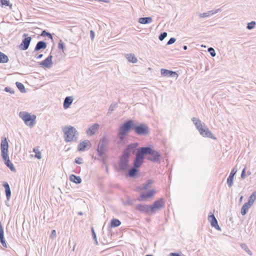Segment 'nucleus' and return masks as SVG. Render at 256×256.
Returning a JSON list of instances; mask_svg holds the SVG:
<instances>
[{"label": "nucleus", "mask_w": 256, "mask_h": 256, "mask_svg": "<svg viewBox=\"0 0 256 256\" xmlns=\"http://www.w3.org/2000/svg\"><path fill=\"white\" fill-rule=\"evenodd\" d=\"M145 256H154L151 255V254H146Z\"/></svg>", "instance_id": "obj_62"}, {"label": "nucleus", "mask_w": 256, "mask_h": 256, "mask_svg": "<svg viewBox=\"0 0 256 256\" xmlns=\"http://www.w3.org/2000/svg\"><path fill=\"white\" fill-rule=\"evenodd\" d=\"M8 61V56L0 52V63H6Z\"/></svg>", "instance_id": "obj_32"}, {"label": "nucleus", "mask_w": 256, "mask_h": 256, "mask_svg": "<svg viewBox=\"0 0 256 256\" xmlns=\"http://www.w3.org/2000/svg\"><path fill=\"white\" fill-rule=\"evenodd\" d=\"M256 25V22L254 21H252L251 22H248V24H247V26H246V28L248 29V30H252L253 28H254L255 26Z\"/></svg>", "instance_id": "obj_39"}, {"label": "nucleus", "mask_w": 256, "mask_h": 256, "mask_svg": "<svg viewBox=\"0 0 256 256\" xmlns=\"http://www.w3.org/2000/svg\"><path fill=\"white\" fill-rule=\"evenodd\" d=\"M78 214L81 216L83 214V213L82 212H78Z\"/></svg>", "instance_id": "obj_61"}, {"label": "nucleus", "mask_w": 256, "mask_h": 256, "mask_svg": "<svg viewBox=\"0 0 256 256\" xmlns=\"http://www.w3.org/2000/svg\"><path fill=\"white\" fill-rule=\"evenodd\" d=\"M38 151V150H37L36 148H34L33 149V152L36 153V152Z\"/></svg>", "instance_id": "obj_60"}, {"label": "nucleus", "mask_w": 256, "mask_h": 256, "mask_svg": "<svg viewBox=\"0 0 256 256\" xmlns=\"http://www.w3.org/2000/svg\"><path fill=\"white\" fill-rule=\"evenodd\" d=\"M83 160L82 158L78 157L76 158L74 162L78 164H81L82 163Z\"/></svg>", "instance_id": "obj_48"}, {"label": "nucleus", "mask_w": 256, "mask_h": 256, "mask_svg": "<svg viewBox=\"0 0 256 256\" xmlns=\"http://www.w3.org/2000/svg\"><path fill=\"white\" fill-rule=\"evenodd\" d=\"M134 130L138 136H146L150 133L148 127L144 124L141 123L138 125L134 124Z\"/></svg>", "instance_id": "obj_9"}, {"label": "nucleus", "mask_w": 256, "mask_h": 256, "mask_svg": "<svg viewBox=\"0 0 256 256\" xmlns=\"http://www.w3.org/2000/svg\"><path fill=\"white\" fill-rule=\"evenodd\" d=\"M138 168L134 167L128 170L127 175L130 178H135L138 174Z\"/></svg>", "instance_id": "obj_27"}, {"label": "nucleus", "mask_w": 256, "mask_h": 256, "mask_svg": "<svg viewBox=\"0 0 256 256\" xmlns=\"http://www.w3.org/2000/svg\"><path fill=\"white\" fill-rule=\"evenodd\" d=\"M169 256H182L180 254L177 252H172L170 254Z\"/></svg>", "instance_id": "obj_54"}, {"label": "nucleus", "mask_w": 256, "mask_h": 256, "mask_svg": "<svg viewBox=\"0 0 256 256\" xmlns=\"http://www.w3.org/2000/svg\"><path fill=\"white\" fill-rule=\"evenodd\" d=\"M70 180L76 184H80L82 182V178L80 177L73 174L70 176Z\"/></svg>", "instance_id": "obj_26"}, {"label": "nucleus", "mask_w": 256, "mask_h": 256, "mask_svg": "<svg viewBox=\"0 0 256 256\" xmlns=\"http://www.w3.org/2000/svg\"><path fill=\"white\" fill-rule=\"evenodd\" d=\"M152 180H148L146 182L142 184V187L140 188L141 190H144L147 189L149 186L152 184Z\"/></svg>", "instance_id": "obj_35"}, {"label": "nucleus", "mask_w": 256, "mask_h": 256, "mask_svg": "<svg viewBox=\"0 0 256 256\" xmlns=\"http://www.w3.org/2000/svg\"><path fill=\"white\" fill-rule=\"evenodd\" d=\"M2 156L4 162H6L10 160L8 152H2Z\"/></svg>", "instance_id": "obj_40"}, {"label": "nucleus", "mask_w": 256, "mask_h": 256, "mask_svg": "<svg viewBox=\"0 0 256 256\" xmlns=\"http://www.w3.org/2000/svg\"><path fill=\"white\" fill-rule=\"evenodd\" d=\"M137 152L136 156L134 160V168H138L143 164L144 158V155L142 152V148H136Z\"/></svg>", "instance_id": "obj_8"}, {"label": "nucleus", "mask_w": 256, "mask_h": 256, "mask_svg": "<svg viewBox=\"0 0 256 256\" xmlns=\"http://www.w3.org/2000/svg\"><path fill=\"white\" fill-rule=\"evenodd\" d=\"M221 11V8H218L215 10H210V11H208L207 12H204V13H202V14H199V16L200 18H205V17H208V16H209L211 15H212L214 14H216L219 12H220Z\"/></svg>", "instance_id": "obj_25"}, {"label": "nucleus", "mask_w": 256, "mask_h": 256, "mask_svg": "<svg viewBox=\"0 0 256 256\" xmlns=\"http://www.w3.org/2000/svg\"><path fill=\"white\" fill-rule=\"evenodd\" d=\"M150 206L145 204H138L136 206V209L140 212H141L145 213L146 214H150Z\"/></svg>", "instance_id": "obj_12"}, {"label": "nucleus", "mask_w": 256, "mask_h": 256, "mask_svg": "<svg viewBox=\"0 0 256 256\" xmlns=\"http://www.w3.org/2000/svg\"><path fill=\"white\" fill-rule=\"evenodd\" d=\"M40 36H47L49 38L52 39V34L50 32H47L46 30H44L42 31Z\"/></svg>", "instance_id": "obj_41"}, {"label": "nucleus", "mask_w": 256, "mask_h": 256, "mask_svg": "<svg viewBox=\"0 0 256 256\" xmlns=\"http://www.w3.org/2000/svg\"><path fill=\"white\" fill-rule=\"evenodd\" d=\"M91 230H92V237L93 239L94 240V239L97 238L96 233L95 232L93 227H92L91 228Z\"/></svg>", "instance_id": "obj_50"}, {"label": "nucleus", "mask_w": 256, "mask_h": 256, "mask_svg": "<svg viewBox=\"0 0 256 256\" xmlns=\"http://www.w3.org/2000/svg\"><path fill=\"white\" fill-rule=\"evenodd\" d=\"M0 4L2 6H10V2L8 0H0Z\"/></svg>", "instance_id": "obj_43"}, {"label": "nucleus", "mask_w": 256, "mask_h": 256, "mask_svg": "<svg viewBox=\"0 0 256 256\" xmlns=\"http://www.w3.org/2000/svg\"><path fill=\"white\" fill-rule=\"evenodd\" d=\"M100 125L98 124H94L92 125L86 132V133L90 136L94 134L98 130Z\"/></svg>", "instance_id": "obj_16"}, {"label": "nucleus", "mask_w": 256, "mask_h": 256, "mask_svg": "<svg viewBox=\"0 0 256 256\" xmlns=\"http://www.w3.org/2000/svg\"><path fill=\"white\" fill-rule=\"evenodd\" d=\"M208 52L210 53L212 56L214 57L216 56V53L214 48L211 47L209 48H208Z\"/></svg>", "instance_id": "obj_45"}, {"label": "nucleus", "mask_w": 256, "mask_h": 256, "mask_svg": "<svg viewBox=\"0 0 256 256\" xmlns=\"http://www.w3.org/2000/svg\"><path fill=\"white\" fill-rule=\"evenodd\" d=\"M5 164L13 172H16V169L10 160L4 162Z\"/></svg>", "instance_id": "obj_36"}, {"label": "nucleus", "mask_w": 256, "mask_h": 256, "mask_svg": "<svg viewBox=\"0 0 256 256\" xmlns=\"http://www.w3.org/2000/svg\"><path fill=\"white\" fill-rule=\"evenodd\" d=\"M127 59L128 62L133 64L136 63L138 61V60L134 54H128Z\"/></svg>", "instance_id": "obj_33"}, {"label": "nucleus", "mask_w": 256, "mask_h": 256, "mask_svg": "<svg viewBox=\"0 0 256 256\" xmlns=\"http://www.w3.org/2000/svg\"><path fill=\"white\" fill-rule=\"evenodd\" d=\"M237 170L235 168H233L227 178V184L229 187H231L233 184V180L234 175L236 173Z\"/></svg>", "instance_id": "obj_20"}, {"label": "nucleus", "mask_w": 256, "mask_h": 256, "mask_svg": "<svg viewBox=\"0 0 256 256\" xmlns=\"http://www.w3.org/2000/svg\"><path fill=\"white\" fill-rule=\"evenodd\" d=\"M2 186L5 188L6 200H9L11 197V190L10 186L7 182H4Z\"/></svg>", "instance_id": "obj_21"}, {"label": "nucleus", "mask_w": 256, "mask_h": 256, "mask_svg": "<svg viewBox=\"0 0 256 256\" xmlns=\"http://www.w3.org/2000/svg\"><path fill=\"white\" fill-rule=\"evenodd\" d=\"M164 206V200L163 198L156 200L152 205H150L151 214H154L158 210H160Z\"/></svg>", "instance_id": "obj_10"}, {"label": "nucleus", "mask_w": 256, "mask_h": 256, "mask_svg": "<svg viewBox=\"0 0 256 256\" xmlns=\"http://www.w3.org/2000/svg\"><path fill=\"white\" fill-rule=\"evenodd\" d=\"M161 74L164 76L172 77L177 78L178 76V74L172 70L162 68L160 70Z\"/></svg>", "instance_id": "obj_15"}, {"label": "nucleus", "mask_w": 256, "mask_h": 256, "mask_svg": "<svg viewBox=\"0 0 256 256\" xmlns=\"http://www.w3.org/2000/svg\"><path fill=\"white\" fill-rule=\"evenodd\" d=\"M90 36L92 40H93L94 38V32L92 30H90Z\"/></svg>", "instance_id": "obj_53"}, {"label": "nucleus", "mask_w": 256, "mask_h": 256, "mask_svg": "<svg viewBox=\"0 0 256 256\" xmlns=\"http://www.w3.org/2000/svg\"><path fill=\"white\" fill-rule=\"evenodd\" d=\"M120 102V100L119 99V100H118V102Z\"/></svg>", "instance_id": "obj_63"}, {"label": "nucleus", "mask_w": 256, "mask_h": 256, "mask_svg": "<svg viewBox=\"0 0 256 256\" xmlns=\"http://www.w3.org/2000/svg\"><path fill=\"white\" fill-rule=\"evenodd\" d=\"M241 178H242V179H244L245 178H246V168H244L242 172V173H241Z\"/></svg>", "instance_id": "obj_52"}, {"label": "nucleus", "mask_w": 256, "mask_h": 256, "mask_svg": "<svg viewBox=\"0 0 256 256\" xmlns=\"http://www.w3.org/2000/svg\"><path fill=\"white\" fill-rule=\"evenodd\" d=\"M19 116L24 121L26 125L32 127L34 124L36 119V115H31L27 112H20Z\"/></svg>", "instance_id": "obj_7"}, {"label": "nucleus", "mask_w": 256, "mask_h": 256, "mask_svg": "<svg viewBox=\"0 0 256 256\" xmlns=\"http://www.w3.org/2000/svg\"><path fill=\"white\" fill-rule=\"evenodd\" d=\"M1 152H8V144L7 138L6 137L2 138V142L0 144Z\"/></svg>", "instance_id": "obj_19"}, {"label": "nucleus", "mask_w": 256, "mask_h": 256, "mask_svg": "<svg viewBox=\"0 0 256 256\" xmlns=\"http://www.w3.org/2000/svg\"><path fill=\"white\" fill-rule=\"evenodd\" d=\"M96 1H98V2H108V0H96Z\"/></svg>", "instance_id": "obj_57"}, {"label": "nucleus", "mask_w": 256, "mask_h": 256, "mask_svg": "<svg viewBox=\"0 0 256 256\" xmlns=\"http://www.w3.org/2000/svg\"><path fill=\"white\" fill-rule=\"evenodd\" d=\"M138 22L142 24H148L152 22V19L151 17L140 18Z\"/></svg>", "instance_id": "obj_28"}, {"label": "nucleus", "mask_w": 256, "mask_h": 256, "mask_svg": "<svg viewBox=\"0 0 256 256\" xmlns=\"http://www.w3.org/2000/svg\"><path fill=\"white\" fill-rule=\"evenodd\" d=\"M35 157L38 159H40L42 158L41 153L40 152L38 151L36 152Z\"/></svg>", "instance_id": "obj_51"}, {"label": "nucleus", "mask_w": 256, "mask_h": 256, "mask_svg": "<svg viewBox=\"0 0 256 256\" xmlns=\"http://www.w3.org/2000/svg\"><path fill=\"white\" fill-rule=\"evenodd\" d=\"M166 36L167 33L166 32H163L160 34L158 38L160 41H162L166 37Z\"/></svg>", "instance_id": "obj_44"}, {"label": "nucleus", "mask_w": 256, "mask_h": 256, "mask_svg": "<svg viewBox=\"0 0 256 256\" xmlns=\"http://www.w3.org/2000/svg\"><path fill=\"white\" fill-rule=\"evenodd\" d=\"M118 107V104L116 102H113L110 105L109 108H108V114H110V112L114 111L116 108Z\"/></svg>", "instance_id": "obj_37"}, {"label": "nucleus", "mask_w": 256, "mask_h": 256, "mask_svg": "<svg viewBox=\"0 0 256 256\" xmlns=\"http://www.w3.org/2000/svg\"><path fill=\"white\" fill-rule=\"evenodd\" d=\"M94 243L96 245H98V242L97 240V238H96V239H94Z\"/></svg>", "instance_id": "obj_58"}, {"label": "nucleus", "mask_w": 256, "mask_h": 256, "mask_svg": "<svg viewBox=\"0 0 256 256\" xmlns=\"http://www.w3.org/2000/svg\"><path fill=\"white\" fill-rule=\"evenodd\" d=\"M52 56L51 54H50L44 60L41 62L40 63V64L44 66L47 68H51L52 64Z\"/></svg>", "instance_id": "obj_17"}, {"label": "nucleus", "mask_w": 256, "mask_h": 256, "mask_svg": "<svg viewBox=\"0 0 256 256\" xmlns=\"http://www.w3.org/2000/svg\"><path fill=\"white\" fill-rule=\"evenodd\" d=\"M256 200V190L248 198V200L247 202L250 204L252 206L254 202Z\"/></svg>", "instance_id": "obj_31"}, {"label": "nucleus", "mask_w": 256, "mask_h": 256, "mask_svg": "<svg viewBox=\"0 0 256 256\" xmlns=\"http://www.w3.org/2000/svg\"><path fill=\"white\" fill-rule=\"evenodd\" d=\"M252 206L249 203L246 202L242 206L241 208V214L242 216H244L246 214L248 209Z\"/></svg>", "instance_id": "obj_29"}, {"label": "nucleus", "mask_w": 256, "mask_h": 256, "mask_svg": "<svg viewBox=\"0 0 256 256\" xmlns=\"http://www.w3.org/2000/svg\"><path fill=\"white\" fill-rule=\"evenodd\" d=\"M138 142L132 143L128 144L122 152V154L118 162V166L120 170L122 172H126L128 168L130 154L135 153L136 148H138Z\"/></svg>", "instance_id": "obj_1"}, {"label": "nucleus", "mask_w": 256, "mask_h": 256, "mask_svg": "<svg viewBox=\"0 0 256 256\" xmlns=\"http://www.w3.org/2000/svg\"><path fill=\"white\" fill-rule=\"evenodd\" d=\"M52 235H54V236H56V230H52Z\"/></svg>", "instance_id": "obj_56"}, {"label": "nucleus", "mask_w": 256, "mask_h": 256, "mask_svg": "<svg viewBox=\"0 0 256 256\" xmlns=\"http://www.w3.org/2000/svg\"><path fill=\"white\" fill-rule=\"evenodd\" d=\"M242 196L240 197V200H242Z\"/></svg>", "instance_id": "obj_64"}, {"label": "nucleus", "mask_w": 256, "mask_h": 256, "mask_svg": "<svg viewBox=\"0 0 256 256\" xmlns=\"http://www.w3.org/2000/svg\"><path fill=\"white\" fill-rule=\"evenodd\" d=\"M74 100V98L72 96H66L64 102L63 106L64 109H67L70 108V106L72 104V102Z\"/></svg>", "instance_id": "obj_22"}, {"label": "nucleus", "mask_w": 256, "mask_h": 256, "mask_svg": "<svg viewBox=\"0 0 256 256\" xmlns=\"http://www.w3.org/2000/svg\"><path fill=\"white\" fill-rule=\"evenodd\" d=\"M134 122L132 120L126 121L120 127L118 131V138L122 142L125 138L126 136L130 131V130H134Z\"/></svg>", "instance_id": "obj_4"}, {"label": "nucleus", "mask_w": 256, "mask_h": 256, "mask_svg": "<svg viewBox=\"0 0 256 256\" xmlns=\"http://www.w3.org/2000/svg\"><path fill=\"white\" fill-rule=\"evenodd\" d=\"M183 48L184 50H186L188 49V46H183Z\"/></svg>", "instance_id": "obj_59"}, {"label": "nucleus", "mask_w": 256, "mask_h": 256, "mask_svg": "<svg viewBox=\"0 0 256 256\" xmlns=\"http://www.w3.org/2000/svg\"><path fill=\"white\" fill-rule=\"evenodd\" d=\"M16 84L21 92L24 93L26 92L25 87L22 83L17 82H16Z\"/></svg>", "instance_id": "obj_34"}, {"label": "nucleus", "mask_w": 256, "mask_h": 256, "mask_svg": "<svg viewBox=\"0 0 256 256\" xmlns=\"http://www.w3.org/2000/svg\"><path fill=\"white\" fill-rule=\"evenodd\" d=\"M192 120L202 136L210 138L213 140L216 139V138L213 136L211 132L205 126V124L202 122L200 120L196 118H192Z\"/></svg>", "instance_id": "obj_2"}, {"label": "nucleus", "mask_w": 256, "mask_h": 256, "mask_svg": "<svg viewBox=\"0 0 256 256\" xmlns=\"http://www.w3.org/2000/svg\"><path fill=\"white\" fill-rule=\"evenodd\" d=\"M155 194V190H150L146 192L142 193L140 194V198L141 199H139L140 201L144 200L146 198H150Z\"/></svg>", "instance_id": "obj_18"}, {"label": "nucleus", "mask_w": 256, "mask_h": 256, "mask_svg": "<svg viewBox=\"0 0 256 256\" xmlns=\"http://www.w3.org/2000/svg\"><path fill=\"white\" fill-rule=\"evenodd\" d=\"M121 224L120 221L116 218H113L110 222V226L112 228H116L120 226Z\"/></svg>", "instance_id": "obj_30"}, {"label": "nucleus", "mask_w": 256, "mask_h": 256, "mask_svg": "<svg viewBox=\"0 0 256 256\" xmlns=\"http://www.w3.org/2000/svg\"><path fill=\"white\" fill-rule=\"evenodd\" d=\"M176 39L174 38H171L167 42L166 45H170L175 42Z\"/></svg>", "instance_id": "obj_47"}, {"label": "nucleus", "mask_w": 256, "mask_h": 256, "mask_svg": "<svg viewBox=\"0 0 256 256\" xmlns=\"http://www.w3.org/2000/svg\"><path fill=\"white\" fill-rule=\"evenodd\" d=\"M144 156L150 155V157H148L147 159L152 162H157L160 160L161 155L159 152L152 149L150 146L141 147Z\"/></svg>", "instance_id": "obj_6"}, {"label": "nucleus", "mask_w": 256, "mask_h": 256, "mask_svg": "<svg viewBox=\"0 0 256 256\" xmlns=\"http://www.w3.org/2000/svg\"><path fill=\"white\" fill-rule=\"evenodd\" d=\"M47 44L44 41H39L37 42L34 51L38 52L42 49H45L46 48Z\"/></svg>", "instance_id": "obj_24"}, {"label": "nucleus", "mask_w": 256, "mask_h": 256, "mask_svg": "<svg viewBox=\"0 0 256 256\" xmlns=\"http://www.w3.org/2000/svg\"><path fill=\"white\" fill-rule=\"evenodd\" d=\"M91 146L92 144L90 140H84L78 144V150L80 152H84L86 148L89 149Z\"/></svg>", "instance_id": "obj_14"}, {"label": "nucleus", "mask_w": 256, "mask_h": 256, "mask_svg": "<svg viewBox=\"0 0 256 256\" xmlns=\"http://www.w3.org/2000/svg\"><path fill=\"white\" fill-rule=\"evenodd\" d=\"M4 91L6 92H10L12 94H14V90L10 87H6L4 88Z\"/></svg>", "instance_id": "obj_49"}, {"label": "nucleus", "mask_w": 256, "mask_h": 256, "mask_svg": "<svg viewBox=\"0 0 256 256\" xmlns=\"http://www.w3.org/2000/svg\"><path fill=\"white\" fill-rule=\"evenodd\" d=\"M28 34H24L23 37L25 38L22 40V43L20 45V48L22 50H26L28 49L30 44V43L32 38L30 36H27Z\"/></svg>", "instance_id": "obj_11"}, {"label": "nucleus", "mask_w": 256, "mask_h": 256, "mask_svg": "<svg viewBox=\"0 0 256 256\" xmlns=\"http://www.w3.org/2000/svg\"><path fill=\"white\" fill-rule=\"evenodd\" d=\"M58 48L60 50H62V51H64L66 49L65 45L62 40H60L58 43Z\"/></svg>", "instance_id": "obj_42"}, {"label": "nucleus", "mask_w": 256, "mask_h": 256, "mask_svg": "<svg viewBox=\"0 0 256 256\" xmlns=\"http://www.w3.org/2000/svg\"><path fill=\"white\" fill-rule=\"evenodd\" d=\"M241 248L243 250H244L247 253L250 255H252V252L248 248V246H246L245 244H242L241 245Z\"/></svg>", "instance_id": "obj_38"}, {"label": "nucleus", "mask_w": 256, "mask_h": 256, "mask_svg": "<svg viewBox=\"0 0 256 256\" xmlns=\"http://www.w3.org/2000/svg\"><path fill=\"white\" fill-rule=\"evenodd\" d=\"M0 242L4 247L7 248V245L4 238V230L1 222H0Z\"/></svg>", "instance_id": "obj_23"}, {"label": "nucleus", "mask_w": 256, "mask_h": 256, "mask_svg": "<svg viewBox=\"0 0 256 256\" xmlns=\"http://www.w3.org/2000/svg\"><path fill=\"white\" fill-rule=\"evenodd\" d=\"M64 134V140L66 142H76L78 133L76 130L72 126H66L63 128Z\"/></svg>", "instance_id": "obj_5"}, {"label": "nucleus", "mask_w": 256, "mask_h": 256, "mask_svg": "<svg viewBox=\"0 0 256 256\" xmlns=\"http://www.w3.org/2000/svg\"><path fill=\"white\" fill-rule=\"evenodd\" d=\"M134 200L132 199H128V200L124 202V205L132 206L134 204Z\"/></svg>", "instance_id": "obj_46"}, {"label": "nucleus", "mask_w": 256, "mask_h": 256, "mask_svg": "<svg viewBox=\"0 0 256 256\" xmlns=\"http://www.w3.org/2000/svg\"><path fill=\"white\" fill-rule=\"evenodd\" d=\"M208 220L210 222L212 227L218 230H221V228L218 224V220L213 214L211 213V214L208 216Z\"/></svg>", "instance_id": "obj_13"}, {"label": "nucleus", "mask_w": 256, "mask_h": 256, "mask_svg": "<svg viewBox=\"0 0 256 256\" xmlns=\"http://www.w3.org/2000/svg\"><path fill=\"white\" fill-rule=\"evenodd\" d=\"M42 56H43L42 54H40L37 56L36 58L38 59H40V58H41Z\"/></svg>", "instance_id": "obj_55"}, {"label": "nucleus", "mask_w": 256, "mask_h": 256, "mask_svg": "<svg viewBox=\"0 0 256 256\" xmlns=\"http://www.w3.org/2000/svg\"><path fill=\"white\" fill-rule=\"evenodd\" d=\"M110 142V139L106 136H104L100 139L96 149L98 156L100 157L104 163L105 162V155L108 151V146Z\"/></svg>", "instance_id": "obj_3"}]
</instances>
